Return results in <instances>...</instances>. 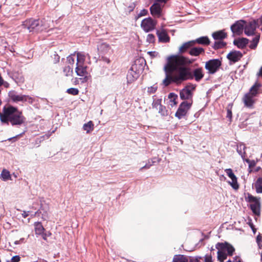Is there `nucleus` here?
Here are the masks:
<instances>
[{
	"label": "nucleus",
	"instance_id": "nucleus-24",
	"mask_svg": "<svg viewBox=\"0 0 262 262\" xmlns=\"http://www.w3.org/2000/svg\"><path fill=\"white\" fill-rule=\"evenodd\" d=\"M48 211V207H46L45 208H43L42 207H41L38 211L35 212V215L37 214V213H38V212H39L42 214V219L44 220H47L49 218Z\"/></svg>",
	"mask_w": 262,
	"mask_h": 262
},
{
	"label": "nucleus",
	"instance_id": "nucleus-41",
	"mask_svg": "<svg viewBox=\"0 0 262 262\" xmlns=\"http://www.w3.org/2000/svg\"><path fill=\"white\" fill-rule=\"evenodd\" d=\"M221 65V61L219 59H214V73Z\"/></svg>",
	"mask_w": 262,
	"mask_h": 262
},
{
	"label": "nucleus",
	"instance_id": "nucleus-59",
	"mask_svg": "<svg viewBox=\"0 0 262 262\" xmlns=\"http://www.w3.org/2000/svg\"><path fill=\"white\" fill-rule=\"evenodd\" d=\"M155 162V161H154L153 160H151V161L149 160L148 162V164H152V165Z\"/></svg>",
	"mask_w": 262,
	"mask_h": 262
},
{
	"label": "nucleus",
	"instance_id": "nucleus-36",
	"mask_svg": "<svg viewBox=\"0 0 262 262\" xmlns=\"http://www.w3.org/2000/svg\"><path fill=\"white\" fill-rule=\"evenodd\" d=\"M259 35H257L253 39L250 45V48L255 49L257 47L259 40Z\"/></svg>",
	"mask_w": 262,
	"mask_h": 262
},
{
	"label": "nucleus",
	"instance_id": "nucleus-48",
	"mask_svg": "<svg viewBox=\"0 0 262 262\" xmlns=\"http://www.w3.org/2000/svg\"><path fill=\"white\" fill-rule=\"evenodd\" d=\"M256 241L259 246H260V243L262 241V236L260 235H258L256 237Z\"/></svg>",
	"mask_w": 262,
	"mask_h": 262
},
{
	"label": "nucleus",
	"instance_id": "nucleus-37",
	"mask_svg": "<svg viewBox=\"0 0 262 262\" xmlns=\"http://www.w3.org/2000/svg\"><path fill=\"white\" fill-rule=\"evenodd\" d=\"M152 105L153 108L158 110L160 107H161V99H154Z\"/></svg>",
	"mask_w": 262,
	"mask_h": 262
},
{
	"label": "nucleus",
	"instance_id": "nucleus-54",
	"mask_svg": "<svg viewBox=\"0 0 262 262\" xmlns=\"http://www.w3.org/2000/svg\"><path fill=\"white\" fill-rule=\"evenodd\" d=\"M205 262H212L211 257H206Z\"/></svg>",
	"mask_w": 262,
	"mask_h": 262
},
{
	"label": "nucleus",
	"instance_id": "nucleus-12",
	"mask_svg": "<svg viewBox=\"0 0 262 262\" xmlns=\"http://www.w3.org/2000/svg\"><path fill=\"white\" fill-rule=\"evenodd\" d=\"M225 171L228 177L231 180V181L228 182L229 184L234 189H238L239 185L237 183V179L233 172L231 168H227L225 170Z\"/></svg>",
	"mask_w": 262,
	"mask_h": 262
},
{
	"label": "nucleus",
	"instance_id": "nucleus-35",
	"mask_svg": "<svg viewBox=\"0 0 262 262\" xmlns=\"http://www.w3.org/2000/svg\"><path fill=\"white\" fill-rule=\"evenodd\" d=\"M205 68L210 74L213 73V59H210L206 63Z\"/></svg>",
	"mask_w": 262,
	"mask_h": 262
},
{
	"label": "nucleus",
	"instance_id": "nucleus-13",
	"mask_svg": "<svg viewBox=\"0 0 262 262\" xmlns=\"http://www.w3.org/2000/svg\"><path fill=\"white\" fill-rule=\"evenodd\" d=\"M195 88V86L193 84H190L186 86L180 91V96L182 99H189L192 97V91Z\"/></svg>",
	"mask_w": 262,
	"mask_h": 262
},
{
	"label": "nucleus",
	"instance_id": "nucleus-51",
	"mask_svg": "<svg viewBox=\"0 0 262 262\" xmlns=\"http://www.w3.org/2000/svg\"><path fill=\"white\" fill-rule=\"evenodd\" d=\"M152 165V164H146L145 165H144V166L142 167L141 168H140V170H142L143 168H146V169H148L150 168V167Z\"/></svg>",
	"mask_w": 262,
	"mask_h": 262
},
{
	"label": "nucleus",
	"instance_id": "nucleus-31",
	"mask_svg": "<svg viewBox=\"0 0 262 262\" xmlns=\"http://www.w3.org/2000/svg\"><path fill=\"white\" fill-rule=\"evenodd\" d=\"M94 124L92 121H90L87 123H85L83 126V129L87 133H89L93 129Z\"/></svg>",
	"mask_w": 262,
	"mask_h": 262
},
{
	"label": "nucleus",
	"instance_id": "nucleus-52",
	"mask_svg": "<svg viewBox=\"0 0 262 262\" xmlns=\"http://www.w3.org/2000/svg\"><path fill=\"white\" fill-rule=\"evenodd\" d=\"M29 211H24L23 213H22V216L24 218L27 217L29 215Z\"/></svg>",
	"mask_w": 262,
	"mask_h": 262
},
{
	"label": "nucleus",
	"instance_id": "nucleus-60",
	"mask_svg": "<svg viewBox=\"0 0 262 262\" xmlns=\"http://www.w3.org/2000/svg\"><path fill=\"white\" fill-rule=\"evenodd\" d=\"M189 262H199V261L195 259H192Z\"/></svg>",
	"mask_w": 262,
	"mask_h": 262
},
{
	"label": "nucleus",
	"instance_id": "nucleus-9",
	"mask_svg": "<svg viewBox=\"0 0 262 262\" xmlns=\"http://www.w3.org/2000/svg\"><path fill=\"white\" fill-rule=\"evenodd\" d=\"M156 24V21L151 17H148L142 20L141 27L145 32H148L155 29Z\"/></svg>",
	"mask_w": 262,
	"mask_h": 262
},
{
	"label": "nucleus",
	"instance_id": "nucleus-18",
	"mask_svg": "<svg viewBox=\"0 0 262 262\" xmlns=\"http://www.w3.org/2000/svg\"><path fill=\"white\" fill-rule=\"evenodd\" d=\"M194 46V41L192 40L186 42L179 47V52L180 54L188 52L190 48Z\"/></svg>",
	"mask_w": 262,
	"mask_h": 262
},
{
	"label": "nucleus",
	"instance_id": "nucleus-45",
	"mask_svg": "<svg viewBox=\"0 0 262 262\" xmlns=\"http://www.w3.org/2000/svg\"><path fill=\"white\" fill-rule=\"evenodd\" d=\"M20 257L18 255H15L13 256L11 259V262H19L20 261Z\"/></svg>",
	"mask_w": 262,
	"mask_h": 262
},
{
	"label": "nucleus",
	"instance_id": "nucleus-26",
	"mask_svg": "<svg viewBox=\"0 0 262 262\" xmlns=\"http://www.w3.org/2000/svg\"><path fill=\"white\" fill-rule=\"evenodd\" d=\"M226 37V34L223 31L214 32V40H223Z\"/></svg>",
	"mask_w": 262,
	"mask_h": 262
},
{
	"label": "nucleus",
	"instance_id": "nucleus-46",
	"mask_svg": "<svg viewBox=\"0 0 262 262\" xmlns=\"http://www.w3.org/2000/svg\"><path fill=\"white\" fill-rule=\"evenodd\" d=\"M127 79L128 82L131 83L132 81L134 80V79L132 77V73H128L127 75Z\"/></svg>",
	"mask_w": 262,
	"mask_h": 262
},
{
	"label": "nucleus",
	"instance_id": "nucleus-20",
	"mask_svg": "<svg viewBox=\"0 0 262 262\" xmlns=\"http://www.w3.org/2000/svg\"><path fill=\"white\" fill-rule=\"evenodd\" d=\"M204 53V49L201 47H192L188 51L189 55L192 56H198Z\"/></svg>",
	"mask_w": 262,
	"mask_h": 262
},
{
	"label": "nucleus",
	"instance_id": "nucleus-53",
	"mask_svg": "<svg viewBox=\"0 0 262 262\" xmlns=\"http://www.w3.org/2000/svg\"><path fill=\"white\" fill-rule=\"evenodd\" d=\"M24 134V132L22 133L21 134H20L17 136H16L15 137H12V138H9L8 140L9 141L11 140L12 139H17L18 137H21L22 136V135Z\"/></svg>",
	"mask_w": 262,
	"mask_h": 262
},
{
	"label": "nucleus",
	"instance_id": "nucleus-4",
	"mask_svg": "<svg viewBox=\"0 0 262 262\" xmlns=\"http://www.w3.org/2000/svg\"><path fill=\"white\" fill-rule=\"evenodd\" d=\"M51 23H53V21L50 20L46 21L43 19L41 21V24H40L39 19H30L23 22L22 25L30 32L38 33L49 28Z\"/></svg>",
	"mask_w": 262,
	"mask_h": 262
},
{
	"label": "nucleus",
	"instance_id": "nucleus-16",
	"mask_svg": "<svg viewBox=\"0 0 262 262\" xmlns=\"http://www.w3.org/2000/svg\"><path fill=\"white\" fill-rule=\"evenodd\" d=\"M11 99L14 102L27 101L30 102L32 100L31 97L26 95H18L14 92H11L9 94Z\"/></svg>",
	"mask_w": 262,
	"mask_h": 262
},
{
	"label": "nucleus",
	"instance_id": "nucleus-10",
	"mask_svg": "<svg viewBox=\"0 0 262 262\" xmlns=\"http://www.w3.org/2000/svg\"><path fill=\"white\" fill-rule=\"evenodd\" d=\"M191 103L187 101H183L180 105L175 116L178 119H181L184 117L191 106Z\"/></svg>",
	"mask_w": 262,
	"mask_h": 262
},
{
	"label": "nucleus",
	"instance_id": "nucleus-33",
	"mask_svg": "<svg viewBox=\"0 0 262 262\" xmlns=\"http://www.w3.org/2000/svg\"><path fill=\"white\" fill-rule=\"evenodd\" d=\"M177 98V95L173 93H171L169 94L168 98L170 99L171 102L170 104L171 106H173L177 104V102H176V99Z\"/></svg>",
	"mask_w": 262,
	"mask_h": 262
},
{
	"label": "nucleus",
	"instance_id": "nucleus-57",
	"mask_svg": "<svg viewBox=\"0 0 262 262\" xmlns=\"http://www.w3.org/2000/svg\"><path fill=\"white\" fill-rule=\"evenodd\" d=\"M254 164H255L254 161H252V162L250 163L249 164V166L250 167H252V166H253L254 165Z\"/></svg>",
	"mask_w": 262,
	"mask_h": 262
},
{
	"label": "nucleus",
	"instance_id": "nucleus-56",
	"mask_svg": "<svg viewBox=\"0 0 262 262\" xmlns=\"http://www.w3.org/2000/svg\"><path fill=\"white\" fill-rule=\"evenodd\" d=\"M24 239V238H21L19 241H16L15 242V244H19V243H20V242H23Z\"/></svg>",
	"mask_w": 262,
	"mask_h": 262
},
{
	"label": "nucleus",
	"instance_id": "nucleus-61",
	"mask_svg": "<svg viewBox=\"0 0 262 262\" xmlns=\"http://www.w3.org/2000/svg\"><path fill=\"white\" fill-rule=\"evenodd\" d=\"M148 53L150 55H153V54L155 53V52H149Z\"/></svg>",
	"mask_w": 262,
	"mask_h": 262
},
{
	"label": "nucleus",
	"instance_id": "nucleus-39",
	"mask_svg": "<svg viewBox=\"0 0 262 262\" xmlns=\"http://www.w3.org/2000/svg\"><path fill=\"white\" fill-rule=\"evenodd\" d=\"M157 89H158V86L156 85H154L150 87H148L147 92L149 94H154L157 91Z\"/></svg>",
	"mask_w": 262,
	"mask_h": 262
},
{
	"label": "nucleus",
	"instance_id": "nucleus-32",
	"mask_svg": "<svg viewBox=\"0 0 262 262\" xmlns=\"http://www.w3.org/2000/svg\"><path fill=\"white\" fill-rule=\"evenodd\" d=\"M226 46L223 40H214V49L222 48Z\"/></svg>",
	"mask_w": 262,
	"mask_h": 262
},
{
	"label": "nucleus",
	"instance_id": "nucleus-62",
	"mask_svg": "<svg viewBox=\"0 0 262 262\" xmlns=\"http://www.w3.org/2000/svg\"><path fill=\"white\" fill-rule=\"evenodd\" d=\"M213 250V248L211 247V250Z\"/></svg>",
	"mask_w": 262,
	"mask_h": 262
},
{
	"label": "nucleus",
	"instance_id": "nucleus-3",
	"mask_svg": "<svg viewBox=\"0 0 262 262\" xmlns=\"http://www.w3.org/2000/svg\"><path fill=\"white\" fill-rule=\"evenodd\" d=\"M176 55H172L167 58V62L164 67V71L166 73V77L163 80V84L165 86H168L171 82L177 83H181L183 80H180V71L178 69L171 70L169 68L170 61Z\"/></svg>",
	"mask_w": 262,
	"mask_h": 262
},
{
	"label": "nucleus",
	"instance_id": "nucleus-58",
	"mask_svg": "<svg viewBox=\"0 0 262 262\" xmlns=\"http://www.w3.org/2000/svg\"><path fill=\"white\" fill-rule=\"evenodd\" d=\"M258 76H262V67H261L259 71Z\"/></svg>",
	"mask_w": 262,
	"mask_h": 262
},
{
	"label": "nucleus",
	"instance_id": "nucleus-1",
	"mask_svg": "<svg viewBox=\"0 0 262 262\" xmlns=\"http://www.w3.org/2000/svg\"><path fill=\"white\" fill-rule=\"evenodd\" d=\"M195 60V59H190L182 55H176V57L173 58L170 61L169 67L171 70L177 69L179 70V79L183 80V81L193 78L195 81H200L204 76L202 69H195L192 73L189 67Z\"/></svg>",
	"mask_w": 262,
	"mask_h": 262
},
{
	"label": "nucleus",
	"instance_id": "nucleus-8",
	"mask_svg": "<svg viewBox=\"0 0 262 262\" xmlns=\"http://www.w3.org/2000/svg\"><path fill=\"white\" fill-rule=\"evenodd\" d=\"M246 200L251 203L250 208L254 214L259 215L260 213V203L259 198L254 196L248 193Z\"/></svg>",
	"mask_w": 262,
	"mask_h": 262
},
{
	"label": "nucleus",
	"instance_id": "nucleus-49",
	"mask_svg": "<svg viewBox=\"0 0 262 262\" xmlns=\"http://www.w3.org/2000/svg\"><path fill=\"white\" fill-rule=\"evenodd\" d=\"M227 117L231 120L232 118V112L231 110L230 109L227 110Z\"/></svg>",
	"mask_w": 262,
	"mask_h": 262
},
{
	"label": "nucleus",
	"instance_id": "nucleus-15",
	"mask_svg": "<svg viewBox=\"0 0 262 262\" xmlns=\"http://www.w3.org/2000/svg\"><path fill=\"white\" fill-rule=\"evenodd\" d=\"M244 27V21H237L231 26V30L233 34L241 35L242 34Z\"/></svg>",
	"mask_w": 262,
	"mask_h": 262
},
{
	"label": "nucleus",
	"instance_id": "nucleus-47",
	"mask_svg": "<svg viewBox=\"0 0 262 262\" xmlns=\"http://www.w3.org/2000/svg\"><path fill=\"white\" fill-rule=\"evenodd\" d=\"M227 262H242L239 257L236 256L232 260H228Z\"/></svg>",
	"mask_w": 262,
	"mask_h": 262
},
{
	"label": "nucleus",
	"instance_id": "nucleus-2",
	"mask_svg": "<svg viewBox=\"0 0 262 262\" xmlns=\"http://www.w3.org/2000/svg\"><path fill=\"white\" fill-rule=\"evenodd\" d=\"M25 118L21 112L12 106L4 107L3 112H0V120L3 123L12 125H20L25 122Z\"/></svg>",
	"mask_w": 262,
	"mask_h": 262
},
{
	"label": "nucleus",
	"instance_id": "nucleus-28",
	"mask_svg": "<svg viewBox=\"0 0 262 262\" xmlns=\"http://www.w3.org/2000/svg\"><path fill=\"white\" fill-rule=\"evenodd\" d=\"M256 191L258 193H262V178H259L255 184Z\"/></svg>",
	"mask_w": 262,
	"mask_h": 262
},
{
	"label": "nucleus",
	"instance_id": "nucleus-44",
	"mask_svg": "<svg viewBox=\"0 0 262 262\" xmlns=\"http://www.w3.org/2000/svg\"><path fill=\"white\" fill-rule=\"evenodd\" d=\"M158 110L159 113L161 114L162 115H165L166 112L165 107L162 105H161V107H160Z\"/></svg>",
	"mask_w": 262,
	"mask_h": 262
},
{
	"label": "nucleus",
	"instance_id": "nucleus-30",
	"mask_svg": "<svg viewBox=\"0 0 262 262\" xmlns=\"http://www.w3.org/2000/svg\"><path fill=\"white\" fill-rule=\"evenodd\" d=\"M173 262H188V258L183 255H175L173 257Z\"/></svg>",
	"mask_w": 262,
	"mask_h": 262
},
{
	"label": "nucleus",
	"instance_id": "nucleus-6",
	"mask_svg": "<svg viewBox=\"0 0 262 262\" xmlns=\"http://www.w3.org/2000/svg\"><path fill=\"white\" fill-rule=\"evenodd\" d=\"M77 63L75 72L79 76H85L88 74V67L85 64V55L82 52L77 53Z\"/></svg>",
	"mask_w": 262,
	"mask_h": 262
},
{
	"label": "nucleus",
	"instance_id": "nucleus-40",
	"mask_svg": "<svg viewBox=\"0 0 262 262\" xmlns=\"http://www.w3.org/2000/svg\"><path fill=\"white\" fill-rule=\"evenodd\" d=\"M75 55L72 54L67 57V62L70 65H73L75 62Z\"/></svg>",
	"mask_w": 262,
	"mask_h": 262
},
{
	"label": "nucleus",
	"instance_id": "nucleus-17",
	"mask_svg": "<svg viewBox=\"0 0 262 262\" xmlns=\"http://www.w3.org/2000/svg\"><path fill=\"white\" fill-rule=\"evenodd\" d=\"M157 35L160 42H168L170 40V38L165 30H157Z\"/></svg>",
	"mask_w": 262,
	"mask_h": 262
},
{
	"label": "nucleus",
	"instance_id": "nucleus-43",
	"mask_svg": "<svg viewBox=\"0 0 262 262\" xmlns=\"http://www.w3.org/2000/svg\"><path fill=\"white\" fill-rule=\"evenodd\" d=\"M147 13H148L147 10L143 9L142 10H141L140 13L138 14V18H139V17H140L141 16H145V15H147Z\"/></svg>",
	"mask_w": 262,
	"mask_h": 262
},
{
	"label": "nucleus",
	"instance_id": "nucleus-42",
	"mask_svg": "<svg viewBox=\"0 0 262 262\" xmlns=\"http://www.w3.org/2000/svg\"><path fill=\"white\" fill-rule=\"evenodd\" d=\"M155 39V36L152 34H149L146 37V41L149 43L154 42Z\"/></svg>",
	"mask_w": 262,
	"mask_h": 262
},
{
	"label": "nucleus",
	"instance_id": "nucleus-50",
	"mask_svg": "<svg viewBox=\"0 0 262 262\" xmlns=\"http://www.w3.org/2000/svg\"><path fill=\"white\" fill-rule=\"evenodd\" d=\"M168 0H155V3H158L161 5H164Z\"/></svg>",
	"mask_w": 262,
	"mask_h": 262
},
{
	"label": "nucleus",
	"instance_id": "nucleus-19",
	"mask_svg": "<svg viewBox=\"0 0 262 262\" xmlns=\"http://www.w3.org/2000/svg\"><path fill=\"white\" fill-rule=\"evenodd\" d=\"M242 54L239 51H233L229 53L227 55V58L230 61L235 62L242 57Z\"/></svg>",
	"mask_w": 262,
	"mask_h": 262
},
{
	"label": "nucleus",
	"instance_id": "nucleus-5",
	"mask_svg": "<svg viewBox=\"0 0 262 262\" xmlns=\"http://www.w3.org/2000/svg\"><path fill=\"white\" fill-rule=\"evenodd\" d=\"M216 248L218 250L217 258L221 262L226 259L227 255H232L235 251L234 247L228 243H217Z\"/></svg>",
	"mask_w": 262,
	"mask_h": 262
},
{
	"label": "nucleus",
	"instance_id": "nucleus-14",
	"mask_svg": "<svg viewBox=\"0 0 262 262\" xmlns=\"http://www.w3.org/2000/svg\"><path fill=\"white\" fill-rule=\"evenodd\" d=\"M163 7V5L158 3H154L150 8L151 14L154 17H160L161 15Z\"/></svg>",
	"mask_w": 262,
	"mask_h": 262
},
{
	"label": "nucleus",
	"instance_id": "nucleus-21",
	"mask_svg": "<svg viewBox=\"0 0 262 262\" xmlns=\"http://www.w3.org/2000/svg\"><path fill=\"white\" fill-rule=\"evenodd\" d=\"M248 43V39L246 38H241L235 39L233 43L236 45L238 48L243 49L246 47Z\"/></svg>",
	"mask_w": 262,
	"mask_h": 262
},
{
	"label": "nucleus",
	"instance_id": "nucleus-25",
	"mask_svg": "<svg viewBox=\"0 0 262 262\" xmlns=\"http://www.w3.org/2000/svg\"><path fill=\"white\" fill-rule=\"evenodd\" d=\"M110 49V47L106 43H102L98 47V50L102 54L107 53Z\"/></svg>",
	"mask_w": 262,
	"mask_h": 262
},
{
	"label": "nucleus",
	"instance_id": "nucleus-55",
	"mask_svg": "<svg viewBox=\"0 0 262 262\" xmlns=\"http://www.w3.org/2000/svg\"><path fill=\"white\" fill-rule=\"evenodd\" d=\"M244 161L246 162V163L249 164L250 163L252 162V161L248 159H246L245 157H244V159H243Z\"/></svg>",
	"mask_w": 262,
	"mask_h": 262
},
{
	"label": "nucleus",
	"instance_id": "nucleus-11",
	"mask_svg": "<svg viewBox=\"0 0 262 262\" xmlns=\"http://www.w3.org/2000/svg\"><path fill=\"white\" fill-rule=\"evenodd\" d=\"M258 26V20H253L246 25L244 28V32L247 36L254 34L255 31Z\"/></svg>",
	"mask_w": 262,
	"mask_h": 262
},
{
	"label": "nucleus",
	"instance_id": "nucleus-27",
	"mask_svg": "<svg viewBox=\"0 0 262 262\" xmlns=\"http://www.w3.org/2000/svg\"><path fill=\"white\" fill-rule=\"evenodd\" d=\"M35 226V232L36 234H41L43 231L44 228L43 227L42 224L39 222H36L34 224Z\"/></svg>",
	"mask_w": 262,
	"mask_h": 262
},
{
	"label": "nucleus",
	"instance_id": "nucleus-38",
	"mask_svg": "<svg viewBox=\"0 0 262 262\" xmlns=\"http://www.w3.org/2000/svg\"><path fill=\"white\" fill-rule=\"evenodd\" d=\"M67 92L68 94L73 95H77L79 93V90L76 88H71L68 89L67 91Z\"/></svg>",
	"mask_w": 262,
	"mask_h": 262
},
{
	"label": "nucleus",
	"instance_id": "nucleus-7",
	"mask_svg": "<svg viewBox=\"0 0 262 262\" xmlns=\"http://www.w3.org/2000/svg\"><path fill=\"white\" fill-rule=\"evenodd\" d=\"M261 86V85L260 83L256 82L251 88L250 92L245 95L244 98V102L246 106L250 107L253 105L254 103L253 98L257 94L258 90Z\"/></svg>",
	"mask_w": 262,
	"mask_h": 262
},
{
	"label": "nucleus",
	"instance_id": "nucleus-23",
	"mask_svg": "<svg viewBox=\"0 0 262 262\" xmlns=\"http://www.w3.org/2000/svg\"><path fill=\"white\" fill-rule=\"evenodd\" d=\"M192 41H194V45L195 43L204 45H207L210 43L209 38L206 36L201 37L196 39L195 40H192Z\"/></svg>",
	"mask_w": 262,
	"mask_h": 262
},
{
	"label": "nucleus",
	"instance_id": "nucleus-34",
	"mask_svg": "<svg viewBox=\"0 0 262 262\" xmlns=\"http://www.w3.org/2000/svg\"><path fill=\"white\" fill-rule=\"evenodd\" d=\"M63 71L66 76H71L73 73V68L70 65H68L64 67Z\"/></svg>",
	"mask_w": 262,
	"mask_h": 262
},
{
	"label": "nucleus",
	"instance_id": "nucleus-22",
	"mask_svg": "<svg viewBox=\"0 0 262 262\" xmlns=\"http://www.w3.org/2000/svg\"><path fill=\"white\" fill-rule=\"evenodd\" d=\"M246 147L243 143H239L237 145L236 151L241 156L242 159H244V157H246Z\"/></svg>",
	"mask_w": 262,
	"mask_h": 262
},
{
	"label": "nucleus",
	"instance_id": "nucleus-29",
	"mask_svg": "<svg viewBox=\"0 0 262 262\" xmlns=\"http://www.w3.org/2000/svg\"><path fill=\"white\" fill-rule=\"evenodd\" d=\"M1 179L3 181H6L8 180H11V177L10 174V172L5 169L3 170V171L1 173Z\"/></svg>",
	"mask_w": 262,
	"mask_h": 262
}]
</instances>
